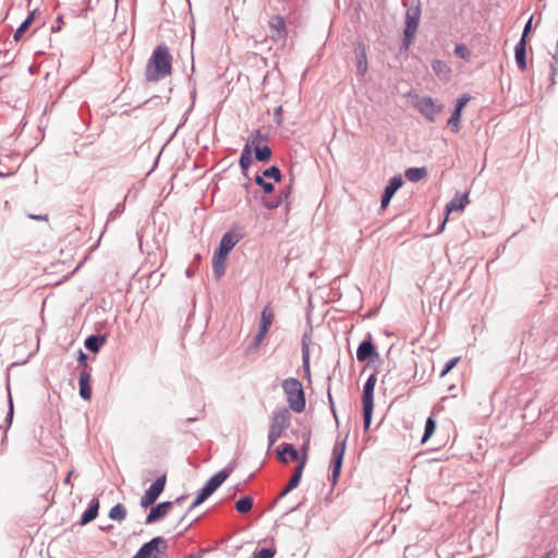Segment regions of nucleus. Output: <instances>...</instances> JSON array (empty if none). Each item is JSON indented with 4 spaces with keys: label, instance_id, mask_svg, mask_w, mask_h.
Listing matches in <instances>:
<instances>
[{
    "label": "nucleus",
    "instance_id": "1",
    "mask_svg": "<svg viewBox=\"0 0 558 558\" xmlns=\"http://www.w3.org/2000/svg\"><path fill=\"white\" fill-rule=\"evenodd\" d=\"M172 72V56L169 52V48L165 44L158 45L145 69V78L147 82H159Z\"/></svg>",
    "mask_w": 558,
    "mask_h": 558
},
{
    "label": "nucleus",
    "instance_id": "2",
    "mask_svg": "<svg viewBox=\"0 0 558 558\" xmlns=\"http://www.w3.org/2000/svg\"><path fill=\"white\" fill-rule=\"evenodd\" d=\"M243 239L241 230L231 229L220 239L219 246L214 253L213 271L217 279H220L226 271V260L232 248Z\"/></svg>",
    "mask_w": 558,
    "mask_h": 558
},
{
    "label": "nucleus",
    "instance_id": "3",
    "mask_svg": "<svg viewBox=\"0 0 558 558\" xmlns=\"http://www.w3.org/2000/svg\"><path fill=\"white\" fill-rule=\"evenodd\" d=\"M281 386L287 395L289 408L295 413H302L306 405L305 392L302 383L294 377H289L283 379Z\"/></svg>",
    "mask_w": 558,
    "mask_h": 558
},
{
    "label": "nucleus",
    "instance_id": "4",
    "mask_svg": "<svg viewBox=\"0 0 558 558\" xmlns=\"http://www.w3.org/2000/svg\"><path fill=\"white\" fill-rule=\"evenodd\" d=\"M231 471H232V469L226 468V469L219 471L218 473H216L215 475H213L205 483V485L199 489L196 498L191 504L187 512L181 518L180 521H183L190 511H192L194 508H196L197 506L203 504L207 498H209L222 485V483L229 477Z\"/></svg>",
    "mask_w": 558,
    "mask_h": 558
},
{
    "label": "nucleus",
    "instance_id": "5",
    "mask_svg": "<svg viewBox=\"0 0 558 558\" xmlns=\"http://www.w3.org/2000/svg\"><path fill=\"white\" fill-rule=\"evenodd\" d=\"M291 414L287 408H280L272 413L268 433V448L272 447L282 436L284 429L290 426Z\"/></svg>",
    "mask_w": 558,
    "mask_h": 558
},
{
    "label": "nucleus",
    "instance_id": "6",
    "mask_svg": "<svg viewBox=\"0 0 558 558\" xmlns=\"http://www.w3.org/2000/svg\"><path fill=\"white\" fill-rule=\"evenodd\" d=\"M376 376L372 374L368 376L363 386L362 405H363V427L368 430L372 424L373 410H374V389L376 385Z\"/></svg>",
    "mask_w": 558,
    "mask_h": 558
},
{
    "label": "nucleus",
    "instance_id": "7",
    "mask_svg": "<svg viewBox=\"0 0 558 558\" xmlns=\"http://www.w3.org/2000/svg\"><path fill=\"white\" fill-rule=\"evenodd\" d=\"M420 20H421L420 4L412 5L407 9L404 37L402 40V47L405 50L409 48V46L412 44V41L415 37Z\"/></svg>",
    "mask_w": 558,
    "mask_h": 558
},
{
    "label": "nucleus",
    "instance_id": "8",
    "mask_svg": "<svg viewBox=\"0 0 558 558\" xmlns=\"http://www.w3.org/2000/svg\"><path fill=\"white\" fill-rule=\"evenodd\" d=\"M167 541L161 536H155L144 543L133 558H161L167 551Z\"/></svg>",
    "mask_w": 558,
    "mask_h": 558
},
{
    "label": "nucleus",
    "instance_id": "9",
    "mask_svg": "<svg viewBox=\"0 0 558 558\" xmlns=\"http://www.w3.org/2000/svg\"><path fill=\"white\" fill-rule=\"evenodd\" d=\"M166 486V475L159 476L144 493L141 498V507L147 508L153 506L161 495Z\"/></svg>",
    "mask_w": 558,
    "mask_h": 558
},
{
    "label": "nucleus",
    "instance_id": "10",
    "mask_svg": "<svg viewBox=\"0 0 558 558\" xmlns=\"http://www.w3.org/2000/svg\"><path fill=\"white\" fill-rule=\"evenodd\" d=\"M345 446L347 440L343 439L340 442H336V445L332 448V454H331V481L335 484L341 472L342 463H343V457L345 452Z\"/></svg>",
    "mask_w": 558,
    "mask_h": 558
},
{
    "label": "nucleus",
    "instance_id": "11",
    "mask_svg": "<svg viewBox=\"0 0 558 558\" xmlns=\"http://www.w3.org/2000/svg\"><path fill=\"white\" fill-rule=\"evenodd\" d=\"M416 108L427 120L433 122L441 111L442 107L436 105L432 97L424 96L417 100Z\"/></svg>",
    "mask_w": 558,
    "mask_h": 558
},
{
    "label": "nucleus",
    "instance_id": "12",
    "mask_svg": "<svg viewBox=\"0 0 558 558\" xmlns=\"http://www.w3.org/2000/svg\"><path fill=\"white\" fill-rule=\"evenodd\" d=\"M471 97L466 94L459 97L456 101L454 109L451 113V117L448 120V125L452 133H458L460 131V120L462 110L465 105L470 101Z\"/></svg>",
    "mask_w": 558,
    "mask_h": 558
},
{
    "label": "nucleus",
    "instance_id": "13",
    "mask_svg": "<svg viewBox=\"0 0 558 558\" xmlns=\"http://www.w3.org/2000/svg\"><path fill=\"white\" fill-rule=\"evenodd\" d=\"M403 185V180H402V177L401 175H395L392 177L388 184L386 185L385 190H384V193L381 195V201H380V208L381 209H385L391 198L393 197V195L396 194V192Z\"/></svg>",
    "mask_w": 558,
    "mask_h": 558
},
{
    "label": "nucleus",
    "instance_id": "14",
    "mask_svg": "<svg viewBox=\"0 0 558 558\" xmlns=\"http://www.w3.org/2000/svg\"><path fill=\"white\" fill-rule=\"evenodd\" d=\"M373 357L378 359L379 354L376 351L371 335H368V338L360 343L356 350V359L359 362H365L372 360Z\"/></svg>",
    "mask_w": 558,
    "mask_h": 558
},
{
    "label": "nucleus",
    "instance_id": "15",
    "mask_svg": "<svg viewBox=\"0 0 558 558\" xmlns=\"http://www.w3.org/2000/svg\"><path fill=\"white\" fill-rule=\"evenodd\" d=\"M173 507L172 501H162L150 508L149 513L145 519V524H153L167 515L169 510Z\"/></svg>",
    "mask_w": 558,
    "mask_h": 558
},
{
    "label": "nucleus",
    "instance_id": "16",
    "mask_svg": "<svg viewBox=\"0 0 558 558\" xmlns=\"http://www.w3.org/2000/svg\"><path fill=\"white\" fill-rule=\"evenodd\" d=\"M269 28L271 31V38L277 39H283L288 35V29L286 25V21L283 16L281 15H275L272 16L268 22Z\"/></svg>",
    "mask_w": 558,
    "mask_h": 558
},
{
    "label": "nucleus",
    "instance_id": "17",
    "mask_svg": "<svg viewBox=\"0 0 558 558\" xmlns=\"http://www.w3.org/2000/svg\"><path fill=\"white\" fill-rule=\"evenodd\" d=\"M92 369H82L78 377L80 397L83 400H90L92 398Z\"/></svg>",
    "mask_w": 558,
    "mask_h": 558
},
{
    "label": "nucleus",
    "instance_id": "18",
    "mask_svg": "<svg viewBox=\"0 0 558 558\" xmlns=\"http://www.w3.org/2000/svg\"><path fill=\"white\" fill-rule=\"evenodd\" d=\"M277 458L281 463L287 464L289 460H299L300 452L293 445L283 442L277 449Z\"/></svg>",
    "mask_w": 558,
    "mask_h": 558
},
{
    "label": "nucleus",
    "instance_id": "19",
    "mask_svg": "<svg viewBox=\"0 0 558 558\" xmlns=\"http://www.w3.org/2000/svg\"><path fill=\"white\" fill-rule=\"evenodd\" d=\"M291 194V184L279 191V193L269 199H264L263 205L269 210L278 208L282 205Z\"/></svg>",
    "mask_w": 558,
    "mask_h": 558
},
{
    "label": "nucleus",
    "instance_id": "20",
    "mask_svg": "<svg viewBox=\"0 0 558 558\" xmlns=\"http://www.w3.org/2000/svg\"><path fill=\"white\" fill-rule=\"evenodd\" d=\"M469 204V194L457 192L453 198L446 205V214L463 210Z\"/></svg>",
    "mask_w": 558,
    "mask_h": 558
},
{
    "label": "nucleus",
    "instance_id": "21",
    "mask_svg": "<svg viewBox=\"0 0 558 558\" xmlns=\"http://www.w3.org/2000/svg\"><path fill=\"white\" fill-rule=\"evenodd\" d=\"M98 511H99V500L97 497H94L89 504H88V507L86 508V510L83 512L82 517H81V521H80V524L81 525H86L87 523L92 522L93 520H95L98 515Z\"/></svg>",
    "mask_w": 558,
    "mask_h": 558
},
{
    "label": "nucleus",
    "instance_id": "22",
    "mask_svg": "<svg viewBox=\"0 0 558 558\" xmlns=\"http://www.w3.org/2000/svg\"><path fill=\"white\" fill-rule=\"evenodd\" d=\"M514 58L521 71L526 69V39L520 38L514 47Z\"/></svg>",
    "mask_w": 558,
    "mask_h": 558
},
{
    "label": "nucleus",
    "instance_id": "23",
    "mask_svg": "<svg viewBox=\"0 0 558 558\" xmlns=\"http://www.w3.org/2000/svg\"><path fill=\"white\" fill-rule=\"evenodd\" d=\"M310 343H311V335L308 332H305L302 337V367L307 376L311 375V368H310Z\"/></svg>",
    "mask_w": 558,
    "mask_h": 558
},
{
    "label": "nucleus",
    "instance_id": "24",
    "mask_svg": "<svg viewBox=\"0 0 558 558\" xmlns=\"http://www.w3.org/2000/svg\"><path fill=\"white\" fill-rule=\"evenodd\" d=\"M356 53V72L360 75H364L367 72V57H366V48L363 43H359L355 49Z\"/></svg>",
    "mask_w": 558,
    "mask_h": 558
},
{
    "label": "nucleus",
    "instance_id": "25",
    "mask_svg": "<svg viewBox=\"0 0 558 558\" xmlns=\"http://www.w3.org/2000/svg\"><path fill=\"white\" fill-rule=\"evenodd\" d=\"M106 341V335H90L85 339L84 345L88 351L97 353Z\"/></svg>",
    "mask_w": 558,
    "mask_h": 558
},
{
    "label": "nucleus",
    "instance_id": "26",
    "mask_svg": "<svg viewBox=\"0 0 558 558\" xmlns=\"http://www.w3.org/2000/svg\"><path fill=\"white\" fill-rule=\"evenodd\" d=\"M432 69L435 74L442 81H448L451 76V69L442 60H434L432 62Z\"/></svg>",
    "mask_w": 558,
    "mask_h": 558
},
{
    "label": "nucleus",
    "instance_id": "27",
    "mask_svg": "<svg viewBox=\"0 0 558 558\" xmlns=\"http://www.w3.org/2000/svg\"><path fill=\"white\" fill-rule=\"evenodd\" d=\"M303 470L302 465H298L293 472V475L291 476L288 485L282 489V492L279 495V498L284 497L288 495L292 489L296 488L300 484V481L302 478Z\"/></svg>",
    "mask_w": 558,
    "mask_h": 558
},
{
    "label": "nucleus",
    "instance_id": "28",
    "mask_svg": "<svg viewBox=\"0 0 558 558\" xmlns=\"http://www.w3.org/2000/svg\"><path fill=\"white\" fill-rule=\"evenodd\" d=\"M427 168L426 167H412L408 168L404 172L405 178L410 182H418L425 177H427Z\"/></svg>",
    "mask_w": 558,
    "mask_h": 558
},
{
    "label": "nucleus",
    "instance_id": "29",
    "mask_svg": "<svg viewBox=\"0 0 558 558\" xmlns=\"http://www.w3.org/2000/svg\"><path fill=\"white\" fill-rule=\"evenodd\" d=\"M272 320V311L268 306L264 307L260 315L259 330H262V332H268Z\"/></svg>",
    "mask_w": 558,
    "mask_h": 558
},
{
    "label": "nucleus",
    "instance_id": "30",
    "mask_svg": "<svg viewBox=\"0 0 558 558\" xmlns=\"http://www.w3.org/2000/svg\"><path fill=\"white\" fill-rule=\"evenodd\" d=\"M252 150L248 144L244 146L242 149L241 156H240V167L245 172L248 170L250 166L252 165Z\"/></svg>",
    "mask_w": 558,
    "mask_h": 558
},
{
    "label": "nucleus",
    "instance_id": "31",
    "mask_svg": "<svg viewBox=\"0 0 558 558\" xmlns=\"http://www.w3.org/2000/svg\"><path fill=\"white\" fill-rule=\"evenodd\" d=\"M126 508L122 504H117L110 509L108 517L111 520L121 522L126 518Z\"/></svg>",
    "mask_w": 558,
    "mask_h": 558
},
{
    "label": "nucleus",
    "instance_id": "32",
    "mask_svg": "<svg viewBox=\"0 0 558 558\" xmlns=\"http://www.w3.org/2000/svg\"><path fill=\"white\" fill-rule=\"evenodd\" d=\"M36 11L31 12L27 17L22 22V24L15 31L13 38L15 41H19L21 36L28 29L29 25L35 19Z\"/></svg>",
    "mask_w": 558,
    "mask_h": 558
},
{
    "label": "nucleus",
    "instance_id": "33",
    "mask_svg": "<svg viewBox=\"0 0 558 558\" xmlns=\"http://www.w3.org/2000/svg\"><path fill=\"white\" fill-rule=\"evenodd\" d=\"M253 507V498L251 496H244L235 502V509L240 513H247Z\"/></svg>",
    "mask_w": 558,
    "mask_h": 558
},
{
    "label": "nucleus",
    "instance_id": "34",
    "mask_svg": "<svg viewBox=\"0 0 558 558\" xmlns=\"http://www.w3.org/2000/svg\"><path fill=\"white\" fill-rule=\"evenodd\" d=\"M255 158L258 161H268L271 158V149L269 146L255 145Z\"/></svg>",
    "mask_w": 558,
    "mask_h": 558
},
{
    "label": "nucleus",
    "instance_id": "35",
    "mask_svg": "<svg viewBox=\"0 0 558 558\" xmlns=\"http://www.w3.org/2000/svg\"><path fill=\"white\" fill-rule=\"evenodd\" d=\"M435 429H436V421L432 416L427 417V420L425 422L424 434L422 436L421 442L422 444L426 442L430 438V436L434 434Z\"/></svg>",
    "mask_w": 558,
    "mask_h": 558
},
{
    "label": "nucleus",
    "instance_id": "36",
    "mask_svg": "<svg viewBox=\"0 0 558 558\" xmlns=\"http://www.w3.org/2000/svg\"><path fill=\"white\" fill-rule=\"evenodd\" d=\"M263 177L270 178L275 182H280L282 179V174L280 169L277 166H270L269 168L263 171Z\"/></svg>",
    "mask_w": 558,
    "mask_h": 558
},
{
    "label": "nucleus",
    "instance_id": "37",
    "mask_svg": "<svg viewBox=\"0 0 558 558\" xmlns=\"http://www.w3.org/2000/svg\"><path fill=\"white\" fill-rule=\"evenodd\" d=\"M264 178L265 177H263V175H256L254 181H255L256 185L262 187V190L265 194H270L274 192L275 186L272 183L265 181Z\"/></svg>",
    "mask_w": 558,
    "mask_h": 558
},
{
    "label": "nucleus",
    "instance_id": "38",
    "mask_svg": "<svg viewBox=\"0 0 558 558\" xmlns=\"http://www.w3.org/2000/svg\"><path fill=\"white\" fill-rule=\"evenodd\" d=\"M308 450H310V437H307L305 439V441L301 446V453L302 454L299 458L300 462H299L298 465H302V470H304V466L306 464Z\"/></svg>",
    "mask_w": 558,
    "mask_h": 558
},
{
    "label": "nucleus",
    "instance_id": "39",
    "mask_svg": "<svg viewBox=\"0 0 558 558\" xmlns=\"http://www.w3.org/2000/svg\"><path fill=\"white\" fill-rule=\"evenodd\" d=\"M454 54L463 60H469L471 57V51L464 44H458L454 47Z\"/></svg>",
    "mask_w": 558,
    "mask_h": 558
},
{
    "label": "nucleus",
    "instance_id": "40",
    "mask_svg": "<svg viewBox=\"0 0 558 558\" xmlns=\"http://www.w3.org/2000/svg\"><path fill=\"white\" fill-rule=\"evenodd\" d=\"M125 210L124 203H119L108 215L107 222L113 221Z\"/></svg>",
    "mask_w": 558,
    "mask_h": 558
},
{
    "label": "nucleus",
    "instance_id": "41",
    "mask_svg": "<svg viewBox=\"0 0 558 558\" xmlns=\"http://www.w3.org/2000/svg\"><path fill=\"white\" fill-rule=\"evenodd\" d=\"M459 360H460V357H452V359L448 360L446 362L444 368L441 369L439 376L445 377L457 365Z\"/></svg>",
    "mask_w": 558,
    "mask_h": 558
},
{
    "label": "nucleus",
    "instance_id": "42",
    "mask_svg": "<svg viewBox=\"0 0 558 558\" xmlns=\"http://www.w3.org/2000/svg\"><path fill=\"white\" fill-rule=\"evenodd\" d=\"M276 550L274 548H262L256 553V558H274Z\"/></svg>",
    "mask_w": 558,
    "mask_h": 558
},
{
    "label": "nucleus",
    "instance_id": "43",
    "mask_svg": "<svg viewBox=\"0 0 558 558\" xmlns=\"http://www.w3.org/2000/svg\"><path fill=\"white\" fill-rule=\"evenodd\" d=\"M78 366L82 367V369H92L90 367H88L87 363H86V360H87V355L82 351V350H78Z\"/></svg>",
    "mask_w": 558,
    "mask_h": 558
},
{
    "label": "nucleus",
    "instance_id": "44",
    "mask_svg": "<svg viewBox=\"0 0 558 558\" xmlns=\"http://www.w3.org/2000/svg\"><path fill=\"white\" fill-rule=\"evenodd\" d=\"M267 332H262V330H258V332L255 335L254 339H253V342H252V345L254 348H257L259 347V344L262 343V341L264 340L265 336H266Z\"/></svg>",
    "mask_w": 558,
    "mask_h": 558
},
{
    "label": "nucleus",
    "instance_id": "45",
    "mask_svg": "<svg viewBox=\"0 0 558 558\" xmlns=\"http://www.w3.org/2000/svg\"><path fill=\"white\" fill-rule=\"evenodd\" d=\"M13 413H14V410H13V401L11 399V397L9 398V412L7 414V417H5V422L11 425L12 423V420H13Z\"/></svg>",
    "mask_w": 558,
    "mask_h": 558
},
{
    "label": "nucleus",
    "instance_id": "46",
    "mask_svg": "<svg viewBox=\"0 0 558 558\" xmlns=\"http://www.w3.org/2000/svg\"><path fill=\"white\" fill-rule=\"evenodd\" d=\"M27 217L29 219L38 220V221H46L47 222L49 220V216L47 214H44V215L28 214Z\"/></svg>",
    "mask_w": 558,
    "mask_h": 558
},
{
    "label": "nucleus",
    "instance_id": "47",
    "mask_svg": "<svg viewBox=\"0 0 558 558\" xmlns=\"http://www.w3.org/2000/svg\"><path fill=\"white\" fill-rule=\"evenodd\" d=\"M532 16L529 19V21L526 22L524 28H523V33H522V36L521 38H524L526 39V36L527 34L531 32V28H532Z\"/></svg>",
    "mask_w": 558,
    "mask_h": 558
},
{
    "label": "nucleus",
    "instance_id": "48",
    "mask_svg": "<svg viewBox=\"0 0 558 558\" xmlns=\"http://www.w3.org/2000/svg\"><path fill=\"white\" fill-rule=\"evenodd\" d=\"M281 112H282L281 106L277 107L275 109V120L278 125H280L282 123Z\"/></svg>",
    "mask_w": 558,
    "mask_h": 558
},
{
    "label": "nucleus",
    "instance_id": "49",
    "mask_svg": "<svg viewBox=\"0 0 558 558\" xmlns=\"http://www.w3.org/2000/svg\"><path fill=\"white\" fill-rule=\"evenodd\" d=\"M327 398H328L329 407L335 405V402H333V398H332V395H331L330 387H329V388H328V390H327Z\"/></svg>",
    "mask_w": 558,
    "mask_h": 558
},
{
    "label": "nucleus",
    "instance_id": "50",
    "mask_svg": "<svg viewBox=\"0 0 558 558\" xmlns=\"http://www.w3.org/2000/svg\"><path fill=\"white\" fill-rule=\"evenodd\" d=\"M329 408H330V411H331V413H332V415H333V418H335V421H336V423H337V425H338V424H339V421H338V415H337V412H336V407H335V405H332V407H329Z\"/></svg>",
    "mask_w": 558,
    "mask_h": 558
},
{
    "label": "nucleus",
    "instance_id": "51",
    "mask_svg": "<svg viewBox=\"0 0 558 558\" xmlns=\"http://www.w3.org/2000/svg\"><path fill=\"white\" fill-rule=\"evenodd\" d=\"M255 137H256V138H258V140H260V141H266V140H267V137H266L265 135H262V133H260V131H259V130H257V131L255 132Z\"/></svg>",
    "mask_w": 558,
    "mask_h": 558
},
{
    "label": "nucleus",
    "instance_id": "52",
    "mask_svg": "<svg viewBox=\"0 0 558 558\" xmlns=\"http://www.w3.org/2000/svg\"><path fill=\"white\" fill-rule=\"evenodd\" d=\"M557 66H558V64H554V63L550 64L551 76H554L557 73Z\"/></svg>",
    "mask_w": 558,
    "mask_h": 558
},
{
    "label": "nucleus",
    "instance_id": "53",
    "mask_svg": "<svg viewBox=\"0 0 558 558\" xmlns=\"http://www.w3.org/2000/svg\"><path fill=\"white\" fill-rule=\"evenodd\" d=\"M554 64H558V41H557V51L553 54Z\"/></svg>",
    "mask_w": 558,
    "mask_h": 558
},
{
    "label": "nucleus",
    "instance_id": "54",
    "mask_svg": "<svg viewBox=\"0 0 558 558\" xmlns=\"http://www.w3.org/2000/svg\"><path fill=\"white\" fill-rule=\"evenodd\" d=\"M72 473H73V471L69 472L68 476L64 478V484H70Z\"/></svg>",
    "mask_w": 558,
    "mask_h": 558
},
{
    "label": "nucleus",
    "instance_id": "55",
    "mask_svg": "<svg viewBox=\"0 0 558 558\" xmlns=\"http://www.w3.org/2000/svg\"><path fill=\"white\" fill-rule=\"evenodd\" d=\"M183 499H184V496H180V497H178V498H177L174 501H172V502H173V505H174V504H180Z\"/></svg>",
    "mask_w": 558,
    "mask_h": 558
},
{
    "label": "nucleus",
    "instance_id": "56",
    "mask_svg": "<svg viewBox=\"0 0 558 558\" xmlns=\"http://www.w3.org/2000/svg\"><path fill=\"white\" fill-rule=\"evenodd\" d=\"M194 275V271L191 270L190 268L186 269V276L187 277H192Z\"/></svg>",
    "mask_w": 558,
    "mask_h": 558
},
{
    "label": "nucleus",
    "instance_id": "57",
    "mask_svg": "<svg viewBox=\"0 0 558 558\" xmlns=\"http://www.w3.org/2000/svg\"><path fill=\"white\" fill-rule=\"evenodd\" d=\"M199 557H201L199 554H195V555L191 554L187 556V558H199Z\"/></svg>",
    "mask_w": 558,
    "mask_h": 558
},
{
    "label": "nucleus",
    "instance_id": "58",
    "mask_svg": "<svg viewBox=\"0 0 558 558\" xmlns=\"http://www.w3.org/2000/svg\"><path fill=\"white\" fill-rule=\"evenodd\" d=\"M446 221H447V218H445V220L442 221V223H441V226H440V228H439V229H440V231H442V230H444L445 225H446Z\"/></svg>",
    "mask_w": 558,
    "mask_h": 558
},
{
    "label": "nucleus",
    "instance_id": "59",
    "mask_svg": "<svg viewBox=\"0 0 558 558\" xmlns=\"http://www.w3.org/2000/svg\"><path fill=\"white\" fill-rule=\"evenodd\" d=\"M57 29H60V27L52 26V32H56Z\"/></svg>",
    "mask_w": 558,
    "mask_h": 558
},
{
    "label": "nucleus",
    "instance_id": "60",
    "mask_svg": "<svg viewBox=\"0 0 558 558\" xmlns=\"http://www.w3.org/2000/svg\"><path fill=\"white\" fill-rule=\"evenodd\" d=\"M114 5H116V8L118 7V0H114Z\"/></svg>",
    "mask_w": 558,
    "mask_h": 558
}]
</instances>
